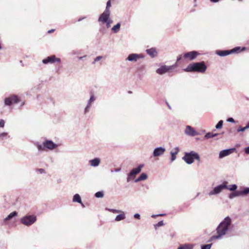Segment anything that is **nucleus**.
<instances>
[{"mask_svg": "<svg viewBox=\"0 0 249 249\" xmlns=\"http://www.w3.org/2000/svg\"><path fill=\"white\" fill-rule=\"evenodd\" d=\"M178 247L180 249H193L194 246L192 244L186 243L180 245Z\"/></svg>", "mask_w": 249, "mask_h": 249, "instance_id": "obj_24", "label": "nucleus"}, {"mask_svg": "<svg viewBox=\"0 0 249 249\" xmlns=\"http://www.w3.org/2000/svg\"><path fill=\"white\" fill-rule=\"evenodd\" d=\"M244 50H245L244 48L242 49V51ZM240 52H241V48L240 47H236L230 50L219 51V56H225L231 53H236Z\"/></svg>", "mask_w": 249, "mask_h": 249, "instance_id": "obj_10", "label": "nucleus"}, {"mask_svg": "<svg viewBox=\"0 0 249 249\" xmlns=\"http://www.w3.org/2000/svg\"><path fill=\"white\" fill-rule=\"evenodd\" d=\"M210 0L212 3H217V2H218V0Z\"/></svg>", "mask_w": 249, "mask_h": 249, "instance_id": "obj_59", "label": "nucleus"}, {"mask_svg": "<svg viewBox=\"0 0 249 249\" xmlns=\"http://www.w3.org/2000/svg\"><path fill=\"white\" fill-rule=\"evenodd\" d=\"M216 234L213 235L211 236L209 240L207 241V242H211L213 241V240L218 239V226L215 229Z\"/></svg>", "mask_w": 249, "mask_h": 249, "instance_id": "obj_30", "label": "nucleus"}, {"mask_svg": "<svg viewBox=\"0 0 249 249\" xmlns=\"http://www.w3.org/2000/svg\"><path fill=\"white\" fill-rule=\"evenodd\" d=\"M213 244H201L200 245V249H210L212 247Z\"/></svg>", "mask_w": 249, "mask_h": 249, "instance_id": "obj_35", "label": "nucleus"}, {"mask_svg": "<svg viewBox=\"0 0 249 249\" xmlns=\"http://www.w3.org/2000/svg\"><path fill=\"white\" fill-rule=\"evenodd\" d=\"M87 56L86 55H84V56H80L78 57V59L79 60H82L84 58L86 57Z\"/></svg>", "mask_w": 249, "mask_h": 249, "instance_id": "obj_58", "label": "nucleus"}, {"mask_svg": "<svg viewBox=\"0 0 249 249\" xmlns=\"http://www.w3.org/2000/svg\"><path fill=\"white\" fill-rule=\"evenodd\" d=\"M79 203H80L81 205V206L83 207V208H85V205H84V204L82 202V201H81V202H79Z\"/></svg>", "mask_w": 249, "mask_h": 249, "instance_id": "obj_60", "label": "nucleus"}, {"mask_svg": "<svg viewBox=\"0 0 249 249\" xmlns=\"http://www.w3.org/2000/svg\"><path fill=\"white\" fill-rule=\"evenodd\" d=\"M24 105H25V102H24V101H23V102H22L21 103V104H20V107H21L23 106Z\"/></svg>", "mask_w": 249, "mask_h": 249, "instance_id": "obj_63", "label": "nucleus"}, {"mask_svg": "<svg viewBox=\"0 0 249 249\" xmlns=\"http://www.w3.org/2000/svg\"><path fill=\"white\" fill-rule=\"evenodd\" d=\"M61 62V59L57 57L54 54L50 55L42 60V63L45 65L55 63H60Z\"/></svg>", "mask_w": 249, "mask_h": 249, "instance_id": "obj_8", "label": "nucleus"}, {"mask_svg": "<svg viewBox=\"0 0 249 249\" xmlns=\"http://www.w3.org/2000/svg\"><path fill=\"white\" fill-rule=\"evenodd\" d=\"M145 52L152 58L156 57L158 54L157 49L155 47L146 49Z\"/></svg>", "mask_w": 249, "mask_h": 249, "instance_id": "obj_18", "label": "nucleus"}, {"mask_svg": "<svg viewBox=\"0 0 249 249\" xmlns=\"http://www.w3.org/2000/svg\"><path fill=\"white\" fill-rule=\"evenodd\" d=\"M121 23L120 22H118L116 24L114 25L111 29V31L113 33H117L120 30Z\"/></svg>", "mask_w": 249, "mask_h": 249, "instance_id": "obj_23", "label": "nucleus"}, {"mask_svg": "<svg viewBox=\"0 0 249 249\" xmlns=\"http://www.w3.org/2000/svg\"><path fill=\"white\" fill-rule=\"evenodd\" d=\"M166 151L165 147L162 146L157 147L154 149L152 155L154 157H158L162 155Z\"/></svg>", "mask_w": 249, "mask_h": 249, "instance_id": "obj_13", "label": "nucleus"}, {"mask_svg": "<svg viewBox=\"0 0 249 249\" xmlns=\"http://www.w3.org/2000/svg\"><path fill=\"white\" fill-rule=\"evenodd\" d=\"M248 128H249V123L245 126V129H247Z\"/></svg>", "mask_w": 249, "mask_h": 249, "instance_id": "obj_62", "label": "nucleus"}, {"mask_svg": "<svg viewBox=\"0 0 249 249\" xmlns=\"http://www.w3.org/2000/svg\"><path fill=\"white\" fill-rule=\"evenodd\" d=\"M110 11L105 10L102 13L99 17L98 19V22H103L110 18Z\"/></svg>", "mask_w": 249, "mask_h": 249, "instance_id": "obj_15", "label": "nucleus"}, {"mask_svg": "<svg viewBox=\"0 0 249 249\" xmlns=\"http://www.w3.org/2000/svg\"><path fill=\"white\" fill-rule=\"evenodd\" d=\"M99 32L101 33L102 34H104L106 32V30L104 28H100L99 29Z\"/></svg>", "mask_w": 249, "mask_h": 249, "instance_id": "obj_51", "label": "nucleus"}, {"mask_svg": "<svg viewBox=\"0 0 249 249\" xmlns=\"http://www.w3.org/2000/svg\"><path fill=\"white\" fill-rule=\"evenodd\" d=\"M159 216V214H153L151 215V217L153 218H156Z\"/></svg>", "mask_w": 249, "mask_h": 249, "instance_id": "obj_56", "label": "nucleus"}, {"mask_svg": "<svg viewBox=\"0 0 249 249\" xmlns=\"http://www.w3.org/2000/svg\"><path fill=\"white\" fill-rule=\"evenodd\" d=\"M223 121L222 120L219 121V129L221 128L223 126Z\"/></svg>", "mask_w": 249, "mask_h": 249, "instance_id": "obj_53", "label": "nucleus"}, {"mask_svg": "<svg viewBox=\"0 0 249 249\" xmlns=\"http://www.w3.org/2000/svg\"><path fill=\"white\" fill-rule=\"evenodd\" d=\"M165 225L163 221L162 220L159 221L157 224L154 225V228L155 230H157L158 228L163 226Z\"/></svg>", "mask_w": 249, "mask_h": 249, "instance_id": "obj_34", "label": "nucleus"}, {"mask_svg": "<svg viewBox=\"0 0 249 249\" xmlns=\"http://www.w3.org/2000/svg\"><path fill=\"white\" fill-rule=\"evenodd\" d=\"M166 105L168 106V108L171 109V107L170 106V105L169 104V103L167 102H166Z\"/></svg>", "mask_w": 249, "mask_h": 249, "instance_id": "obj_61", "label": "nucleus"}, {"mask_svg": "<svg viewBox=\"0 0 249 249\" xmlns=\"http://www.w3.org/2000/svg\"><path fill=\"white\" fill-rule=\"evenodd\" d=\"M175 151L171 150L170 151V155L171 157L170 159V162H173L177 158V155L179 151V149L178 147H176L174 148Z\"/></svg>", "mask_w": 249, "mask_h": 249, "instance_id": "obj_19", "label": "nucleus"}, {"mask_svg": "<svg viewBox=\"0 0 249 249\" xmlns=\"http://www.w3.org/2000/svg\"><path fill=\"white\" fill-rule=\"evenodd\" d=\"M179 62H178L177 61H176V62L173 65L169 66V67L170 68V69L171 71L173 70L174 69L178 67L179 66Z\"/></svg>", "mask_w": 249, "mask_h": 249, "instance_id": "obj_41", "label": "nucleus"}, {"mask_svg": "<svg viewBox=\"0 0 249 249\" xmlns=\"http://www.w3.org/2000/svg\"><path fill=\"white\" fill-rule=\"evenodd\" d=\"M241 196L240 191H235L231 193L229 197L230 199H233V198Z\"/></svg>", "mask_w": 249, "mask_h": 249, "instance_id": "obj_25", "label": "nucleus"}, {"mask_svg": "<svg viewBox=\"0 0 249 249\" xmlns=\"http://www.w3.org/2000/svg\"><path fill=\"white\" fill-rule=\"evenodd\" d=\"M8 133L6 132H3L2 133H0V138H1L2 140L4 139V138L6 137L7 136L8 138L9 137V136H8Z\"/></svg>", "mask_w": 249, "mask_h": 249, "instance_id": "obj_43", "label": "nucleus"}, {"mask_svg": "<svg viewBox=\"0 0 249 249\" xmlns=\"http://www.w3.org/2000/svg\"><path fill=\"white\" fill-rule=\"evenodd\" d=\"M184 132L186 135L191 137H194L199 135V133L190 125H187L186 126Z\"/></svg>", "mask_w": 249, "mask_h": 249, "instance_id": "obj_12", "label": "nucleus"}, {"mask_svg": "<svg viewBox=\"0 0 249 249\" xmlns=\"http://www.w3.org/2000/svg\"><path fill=\"white\" fill-rule=\"evenodd\" d=\"M103 23H105L107 28H109L110 27L111 24L113 23V20L111 18H109L106 21H104L103 22Z\"/></svg>", "mask_w": 249, "mask_h": 249, "instance_id": "obj_40", "label": "nucleus"}, {"mask_svg": "<svg viewBox=\"0 0 249 249\" xmlns=\"http://www.w3.org/2000/svg\"><path fill=\"white\" fill-rule=\"evenodd\" d=\"M143 163L139 164L137 167L132 168L127 175L126 181L129 182L136 176L140 173L142 168L144 167Z\"/></svg>", "mask_w": 249, "mask_h": 249, "instance_id": "obj_6", "label": "nucleus"}, {"mask_svg": "<svg viewBox=\"0 0 249 249\" xmlns=\"http://www.w3.org/2000/svg\"><path fill=\"white\" fill-rule=\"evenodd\" d=\"M237 188V186L236 184H232L230 186H228L227 189L231 191H235Z\"/></svg>", "mask_w": 249, "mask_h": 249, "instance_id": "obj_39", "label": "nucleus"}, {"mask_svg": "<svg viewBox=\"0 0 249 249\" xmlns=\"http://www.w3.org/2000/svg\"><path fill=\"white\" fill-rule=\"evenodd\" d=\"M90 98L88 101L87 104L84 109V114H87L90 110L92 103L95 101L96 97L94 95V92L92 90L90 91Z\"/></svg>", "mask_w": 249, "mask_h": 249, "instance_id": "obj_9", "label": "nucleus"}, {"mask_svg": "<svg viewBox=\"0 0 249 249\" xmlns=\"http://www.w3.org/2000/svg\"><path fill=\"white\" fill-rule=\"evenodd\" d=\"M231 224V219L229 216L226 217L219 224V239L227 233Z\"/></svg>", "mask_w": 249, "mask_h": 249, "instance_id": "obj_3", "label": "nucleus"}, {"mask_svg": "<svg viewBox=\"0 0 249 249\" xmlns=\"http://www.w3.org/2000/svg\"><path fill=\"white\" fill-rule=\"evenodd\" d=\"M207 69L205 62L204 61L200 62H193L190 63L182 70L187 72L204 73Z\"/></svg>", "mask_w": 249, "mask_h": 249, "instance_id": "obj_1", "label": "nucleus"}, {"mask_svg": "<svg viewBox=\"0 0 249 249\" xmlns=\"http://www.w3.org/2000/svg\"><path fill=\"white\" fill-rule=\"evenodd\" d=\"M5 125V121L3 119H0V127L3 128Z\"/></svg>", "mask_w": 249, "mask_h": 249, "instance_id": "obj_46", "label": "nucleus"}, {"mask_svg": "<svg viewBox=\"0 0 249 249\" xmlns=\"http://www.w3.org/2000/svg\"><path fill=\"white\" fill-rule=\"evenodd\" d=\"M141 181V179H140V178L139 177H138L137 178H135V179H134V182L137 183V182H139V181Z\"/></svg>", "mask_w": 249, "mask_h": 249, "instance_id": "obj_55", "label": "nucleus"}, {"mask_svg": "<svg viewBox=\"0 0 249 249\" xmlns=\"http://www.w3.org/2000/svg\"><path fill=\"white\" fill-rule=\"evenodd\" d=\"M244 152L247 154H249V146L246 147L244 148Z\"/></svg>", "mask_w": 249, "mask_h": 249, "instance_id": "obj_52", "label": "nucleus"}, {"mask_svg": "<svg viewBox=\"0 0 249 249\" xmlns=\"http://www.w3.org/2000/svg\"><path fill=\"white\" fill-rule=\"evenodd\" d=\"M184 53H182V54H179L178 55L177 57V60L178 62H179V63H181V62H182L184 60Z\"/></svg>", "mask_w": 249, "mask_h": 249, "instance_id": "obj_33", "label": "nucleus"}, {"mask_svg": "<svg viewBox=\"0 0 249 249\" xmlns=\"http://www.w3.org/2000/svg\"><path fill=\"white\" fill-rule=\"evenodd\" d=\"M55 30L54 29H52L51 30H49L48 31V33L49 34H51V33H53Z\"/></svg>", "mask_w": 249, "mask_h": 249, "instance_id": "obj_57", "label": "nucleus"}, {"mask_svg": "<svg viewBox=\"0 0 249 249\" xmlns=\"http://www.w3.org/2000/svg\"><path fill=\"white\" fill-rule=\"evenodd\" d=\"M208 195L210 196L218 195V185L215 186L213 189L208 193Z\"/></svg>", "mask_w": 249, "mask_h": 249, "instance_id": "obj_29", "label": "nucleus"}, {"mask_svg": "<svg viewBox=\"0 0 249 249\" xmlns=\"http://www.w3.org/2000/svg\"><path fill=\"white\" fill-rule=\"evenodd\" d=\"M182 159L187 164H191L195 160L199 161L200 156L198 153L192 150L190 152H185L184 155Z\"/></svg>", "mask_w": 249, "mask_h": 249, "instance_id": "obj_4", "label": "nucleus"}, {"mask_svg": "<svg viewBox=\"0 0 249 249\" xmlns=\"http://www.w3.org/2000/svg\"><path fill=\"white\" fill-rule=\"evenodd\" d=\"M165 215H166L165 213H160V214H159V216H164Z\"/></svg>", "mask_w": 249, "mask_h": 249, "instance_id": "obj_64", "label": "nucleus"}, {"mask_svg": "<svg viewBox=\"0 0 249 249\" xmlns=\"http://www.w3.org/2000/svg\"><path fill=\"white\" fill-rule=\"evenodd\" d=\"M104 196V192L103 190L98 191L94 194V197L97 198H103Z\"/></svg>", "mask_w": 249, "mask_h": 249, "instance_id": "obj_31", "label": "nucleus"}, {"mask_svg": "<svg viewBox=\"0 0 249 249\" xmlns=\"http://www.w3.org/2000/svg\"><path fill=\"white\" fill-rule=\"evenodd\" d=\"M133 217L140 220L141 219V215L139 213H136L133 215Z\"/></svg>", "mask_w": 249, "mask_h": 249, "instance_id": "obj_47", "label": "nucleus"}, {"mask_svg": "<svg viewBox=\"0 0 249 249\" xmlns=\"http://www.w3.org/2000/svg\"><path fill=\"white\" fill-rule=\"evenodd\" d=\"M86 18V17H80V18H79L78 19L77 21H78V22H80V21H82V20H83V19H85V18Z\"/></svg>", "mask_w": 249, "mask_h": 249, "instance_id": "obj_54", "label": "nucleus"}, {"mask_svg": "<svg viewBox=\"0 0 249 249\" xmlns=\"http://www.w3.org/2000/svg\"><path fill=\"white\" fill-rule=\"evenodd\" d=\"M105 210L106 211H107L109 212H111L114 213H120V212H121V210H117L115 209H111L108 208H106Z\"/></svg>", "mask_w": 249, "mask_h": 249, "instance_id": "obj_37", "label": "nucleus"}, {"mask_svg": "<svg viewBox=\"0 0 249 249\" xmlns=\"http://www.w3.org/2000/svg\"><path fill=\"white\" fill-rule=\"evenodd\" d=\"M4 104L5 106H11L13 104L10 96L4 99Z\"/></svg>", "mask_w": 249, "mask_h": 249, "instance_id": "obj_28", "label": "nucleus"}, {"mask_svg": "<svg viewBox=\"0 0 249 249\" xmlns=\"http://www.w3.org/2000/svg\"><path fill=\"white\" fill-rule=\"evenodd\" d=\"M18 215V213L15 211L9 214L3 220V222L7 224L10 220L15 218Z\"/></svg>", "mask_w": 249, "mask_h": 249, "instance_id": "obj_17", "label": "nucleus"}, {"mask_svg": "<svg viewBox=\"0 0 249 249\" xmlns=\"http://www.w3.org/2000/svg\"><path fill=\"white\" fill-rule=\"evenodd\" d=\"M101 162V159L99 158L95 157L89 160V165L92 167H97Z\"/></svg>", "mask_w": 249, "mask_h": 249, "instance_id": "obj_20", "label": "nucleus"}, {"mask_svg": "<svg viewBox=\"0 0 249 249\" xmlns=\"http://www.w3.org/2000/svg\"><path fill=\"white\" fill-rule=\"evenodd\" d=\"M119 214H117L114 220L115 221H120L121 220H124L126 218L125 214L124 213V212L121 210V212H120Z\"/></svg>", "mask_w": 249, "mask_h": 249, "instance_id": "obj_21", "label": "nucleus"}, {"mask_svg": "<svg viewBox=\"0 0 249 249\" xmlns=\"http://www.w3.org/2000/svg\"><path fill=\"white\" fill-rule=\"evenodd\" d=\"M144 55L142 53H132L128 54L126 60L130 62H136L138 60L142 59Z\"/></svg>", "mask_w": 249, "mask_h": 249, "instance_id": "obj_11", "label": "nucleus"}, {"mask_svg": "<svg viewBox=\"0 0 249 249\" xmlns=\"http://www.w3.org/2000/svg\"><path fill=\"white\" fill-rule=\"evenodd\" d=\"M10 96L13 103L14 104H18L21 101L20 98L17 95L11 94Z\"/></svg>", "mask_w": 249, "mask_h": 249, "instance_id": "obj_22", "label": "nucleus"}, {"mask_svg": "<svg viewBox=\"0 0 249 249\" xmlns=\"http://www.w3.org/2000/svg\"><path fill=\"white\" fill-rule=\"evenodd\" d=\"M34 144L36 146L39 151H42L46 149L53 150L59 146V144L55 143L52 140L48 139H45L42 143H40L38 142H34Z\"/></svg>", "mask_w": 249, "mask_h": 249, "instance_id": "obj_2", "label": "nucleus"}, {"mask_svg": "<svg viewBox=\"0 0 249 249\" xmlns=\"http://www.w3.org/2000/svg\"><path fill=\"white\" fill-rule=\"evenodd\" d=\"M201 53L199 51L193 50L184 53V60L192 61L195 60Z\"/></svg>", "mask_w": 249, "mask_h": 249, "instance_id": "obj_7", "label": "nucleus"}, {"mask_svg": "<svg viewBox=\"0 0 249 249\" xmlns=\"http://www.w3.org/2000/svg\"><path fill=\"white\" fill-rule=\"evenodd\" d=\"M102 58H103V56L101 55H99V56H96L94 58V61L92 62V64H95V63L96 62H97V61L100 60Z\"/></svg>", "mask_w": 249, "mask_h": 249, "instance_id": "obj_44", "label": "nucleus"}, {"mask_svg": "<svg viewBox=\"0 0 249 249\" xmlns=\"http://www.w3.org/2000/svg\"><path fill=\"white\" fill-rule=\"evenodd\" d=\"M170 68L169 66L161 65L160 68L156 70V72L159 75H163L167 72L171 71Z\"/></svg>", "mask_w": 249, "mask_h": 249, "instance_id": "obj_14", "label": "nucleus"}, {"mask_svg": "<svg viewBox=\"0 0 249 249\" xmlns=\"http://www.w3.org/2000/svg\"><path fill=\"white\" fill-rule=\"evenodd\" d=\"M36 171L40 174H43L45 173V170L43 168L37 169Z\"/></svg>", "mask_w": 249, "mask_h": 249, "instance_id": "obj_48", "label": "nucleus"}, {"mask_svg": "<svg viewBox=\"0 0 249 249\" xmlns=\"http://www.w3.org/2000/svg\"><path fill=\"white\" fill-rule=\"evenodd\" d=\"M235 151H236V149L235 148H231L222 150L219 153V158H223L226 156L230 155Z\"/></svg>", "mask_w": 249, "mask_h": 249, "instance_id": "obj_16", "label": "nucleus"}, {"mask_svg": "<svg viewBox=\"0 0 249 249\" xmlns=\"http://www.w3.org/2000/svg\"><path fill=\"white\" fill-rule=\"evenodd\" d=\"M241 196H245L249 194V187L244 188L243 190L240 191Z\"/></svg>", "mask_w": 249, "mask_h": 249, "instance_id": "obj_36", "label": "nucleus"}, {"mask_svg": "<svg viewBox=\"0 0 249 249\" xmlns=\"http://www.w3.org/2000/svg\"><path fill=\"white\" fill-rule=\"evenodd\" d=\"M111 6V0H108L106 3V7L105 10L110 11V8Z\"/></svg>", "mask_w": 249, "mask_h": 249, "instance_id": "obj_42", "label": "nucleus"}, {"mask_svg": "<svg viewBox=\"0 0 249 249\" xmlns=\"http://www.w3.org/2000/svg\"><path fill=\"white\" fill-rule=\"evenodd\" d=\"M227 121L230 123H235V120L231 117L228 118Z\"/></svg>", "mask_w": 249, "mask_h": 249, "instance_id": "obj_50", "label": "nucleus"}, {"mask_svg": "<svg viewBox=\"0 0 249 249\" xmlns=\"http://www.w3.org/2000/svg\"><path fill=\"white\" fill-rule=\"evenodd\" d=\"M218 136V133H213V132H210L207 133L204 136V138L206 139H209L210 138H212L214 137H216Z\"/></svg>", "mask_w": 249, "mask_h": 249, "instance_id": "obj_26", "label": "nucleus"}, {"mask_svg": "<svg viewBox=\"0 0 249 249\" xmlns=\"http://www.w3.org/2000/svg\"><path fill=\"white\" fill-rule=\"evenodd\" d=\"M246 130V129H245V127H242L241 126H239L237 129V132L238 133V132H244L245 131V130Z\"/></svg>", "mask_w": 249, "mask_h": 249, "instance_id": "obj_45", "label": "nucleus"}, {"mask_svg": "<svg viewBox=\"0 0 249 249\" xmlns=\"http://www.w3.org/2000/svg\"><path fill=\"white\" fill-rule=\"evenodd\" d=\"M227 181H224L222 184L219 185V193H220L223 189H227Z\"/></svg>", "mask_w": 249, "mask_h": 249, "instance_id": "obj_32", "label": "nucleus"}, {"mask_svg": "<svg viewBox=\"0 0 249 249\" xmlns=\"http://www.w3.org/2000/svg\"><path fill=\"white\" fill-rule=\"evenodd\" d=\"M37 220L36 216L35 214H27L21 217L20 222L26 226H30L35 223Z\"/></svg>", "mask_w": 249, "mask_h": 249, "instance_id": "obj_5", "label": "nucleus"}, {"mask_svg": "<svg viewBox=\"0 0 249 249\" xmlns=\"http://www.w3.org/2000/svg\"><path fill=\"white\" fill-rule=\"evenodd\" d=\"M81 196L78 194H76L74 195L72 198V201L73 202H81Z\"/></svg>", "mask_w": 249, "mask_h": 249, "instance_id": "obj_27", "label": "nucleus"}, {"mask_svg": "<svg viewBox=\"0 0 249 249\" xmlns=\"http://www.w3.org/2000/svg\"><path fill=\"white\" fill-rule=\"evenodd\" d=\"M139 177L141 181L146 180L148 178V176L147 174L144 172H142V173H141Z\"/></svg>", "mask_w": 249, "mask_h": 249, "instance_id": "obj_38", "label": "nucleus"}, {"mask_svg": "<svg viewBox=\"0 0 249 249\" xmlns=\"http://www.w3.org/2000/svg\"><path fill=\"white\" fill-rule=\"evenodd\" d=\"M121 171V168L119 167L117 168H115L113 170H111V172H119Z\"/></svg>", "mask_w": 249, "mask_h": 249, "instance_id": "obj_49", "label": "nucleus"}]
</instances>
